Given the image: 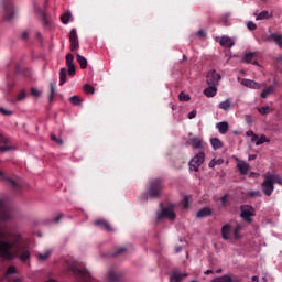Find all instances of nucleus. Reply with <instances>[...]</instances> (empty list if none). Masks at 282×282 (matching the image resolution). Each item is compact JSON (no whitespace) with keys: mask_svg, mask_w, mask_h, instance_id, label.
I'll use <instances>...</instances> for the list:
<instances>
[{"mask_svg":"<svg viewBox=\"0 0 282 282\" xmlns=\"http://www.w3.org/2000/svg\"><path fill=\"white\" fill-rule=\"evenodd\" d=\"M10 219L12 214L6 207V199L0 198V257L6 261L19 259L21 263H28L32 259V252L23 245V234L17 227L1 224Z\"/></svg>","mask_w":282,"mask_h":282,"instance_id":"obj_1","label":"nucleus"},{"mask_svg":"<svg viewBox=\"0 0 282 282\" xmlns=\"http://www.w3.org/2000/svg\"><path fill=\"white\" fill-rule=\"evenodd\" d=\"M67 273L72 274L79 282H94V276L87 268L78 269L76 265L70 264L67 267Z\"/></svg>","mask_w":282,"mask_h":282,"instance_id":"obj_2","label":"nucleus"},{"mask_svg":"<svg viewBox=\"0 0 282 282\" xmlns=\"http://www.w3.org/2000/svg\"><path fill=\"white\" fill-rule=\"evenodd\" d=\"M0 14L3 17V21H12L17 17V7L12 0L0 1Z\"/></svg>","mask_w":282,"mask_h":282,"instance_id":"obj_3","label":"nucleus"},{"mask_svg":"<svg viewBox=\"0 0 282 282\" xmlns=\"http://www.w3.org/2000/svg\"><path fill=\"white\" fill-rule=\"evenodd\" d=\"M162 180L155 178L150 181V187L145 195V199H155V197H160V195H162Z\"/></svg>","mask_w":282,"mask_h":282,"instance_id":"obj_4","label":"nucleus"},{"mask_svg":"<svg viewBox=\"0 0 282 282\" xmlns=\"http://www.w3.org/2000/svg\"><path fill=\"white\" fill-rule=\"evenodd\" d=\"M177 215L175 214V205L171 204L166 207H162L161 212L156 214V221H162V219H169L170 221H175Z\"/></svg>","mask_w":282,"mask_h":282,"instance_id":"obj_5","label":"nucleus"},{"mask_svg":"<svg viewBox=\"0 0 282 282\" xmlns=\"http://www.w3.org/2000/svg\"><path fill=\"white\" fill-rule=\"evenodd\" d=\"M206 160V154L204 152H199L198 154L194 155L189 161V171H194V173L199 172V166L204 164Z\"/></svg>","mask_w":282,"mask_h":282,"instance_id":"obj_6","label":"nucleus"},{"mask_svg":"<svg viewBox=\"0 0 282 282\" xmlns=\"http://www.w3.org/2000/svg\"><path fill=\"white\" fill-rule=\"evenodd\" d=\"M33 10L34 14H36V17H39L42 20L43 25L45 28H50L52 22L50 21V19L47 18V13L43 11L41 6H39L36 2H33Z\"/></svg>","mask_w":282,"mask_h":282,"instance_id":"obj_7","label":"nucleus"},{"mask_svg":"<svg viewBox=\"0 0 282 282\" xmlns=\"http://www.w3.org/2000/svg\"><path fill=\"white\" fill-rule=\"evenodd\" d=\"M240 210H241L242 219L248 221V224H251L252 217H254V215H256L254 207H252L250 205H242L240 207Z\"/></svg>","mask_w":282,"mask_h":282,"instance_id":"obj_8","label":"nucleus"},{"mask_svg":"<svg viewBox=\"0 0 282 282\" xmlns=\"http://www.w3.org/2000/svg\"><path fill=\"white\" fill-rule=\"evenodd\" d=\"M206 78H207L206 79L207 85L217 87V85H219V80H221V75L216 70H209L207 73Z\"/></svg>","mask_w":282,"mask_h":282,"instance_id":"obj_9","label":"nucleus"},{"mask_svg":"<svg viewBox=\"0 0 282 282\" xmlns=\"http://www.w3.org/2000/svg\"><path fill=\"white\" fill-rule=\"evenodd\" d=\"M262 191L267 197H270L272 193H274V183L270 180L269 176H265L264 181L262 182Z\"/></svg>","mask_w":282,"mask_h":282,"instance_id":"obj_10","label":"nucleus"},{"mask_svg":"<svg viewBox=\"0 0 282 282\" xmlns=\"http://www.w3.org/2000/svg\"><path fill=\"white\" fill-rule=\"evenodd\" d=\"M12 274H17V267L11 265L8 268V270L4 273V278L3 281H8V282H21V278L18 276H12Z\"/></svg>","mask_w":282,"mask_h":282,"instance_id":"obj_11","label":"nucleus"},{"mask_svg":"<svg viewBox=\"0 0 282 282\" xmlns=\"http://www.w3.org/2000/svg\"><path fill=\"white\" fill-rule=\"evenodd\" d=\"M216 43H219V45H221V47H235V41L232 40V37H229L227 35H223V36H216L215 37Z\"/></svg>","mask_w":282,"mask_h":282,"instance_id":"obj_12","label":"nucleus"},{"mask_svg":"<svg viewBox=\"0 0 282 282\" xmlns=\"http://www.w3.org/2000/svg\"><path fill=\"white\" fill-rule=\"evenodd\" d=\"M69 41H70V51L74 52L75 50H78L79 42H78V33L76 32V29L70 30Z\"/></svg>","mask_w":282,"mask_h":282,"instance_id":"obj_13","label":"nucleus"},{"mask_svg":"<svg viewBox=\"0 0 282 282\" xmlns=\"http://www.w3.org/2000/svg\"><path fill=\"white\" fill-rule=\"evenodd\" d=\"M238 80H240L241 85L243 87H248V89H261L262 85L252 80V79H247V78H240L238 77Z\"/></svg>","mask_w":282,"mask_h":282,"instance_id":"obj_14","label":"nucleus"},{"mask_svg":"<svg viewBox=\"0 0 282 282\" xmlns=\"http://www.w3.org/2000/svg\"><path fill=\"white\" fill-rule=\"evenodd\" d=\"M66 66L68 67V76H74L76 74V66H74V55L72 53L66 55Z\"/></svg>","mask_w":282,"mask_h":282,"instance_id":"obj_15","label":"nucleus"},{"mask_svg":"<svg viewBox=\"0 0 282 282\" xmlns=\"http://www.w3.org/2000/svg\"><path fill=\"white\" fill-rule=\"evenodd\" d=\"M188 147L192 149H204V140L199 137H193L187 141Z\"/></svg>","mask_w":282,"mask_h":282,"instance_id":"obj_16","label":"nucleus"},{"mask_svg":"<svg viewBox=\"0 0 282 282\" xmlns=\"http://www.w3.org/2000/svg\"><path fill=\"white\" fill-rule=\"evenodd\" d=\"M237 163V169L240 173V175H246L248 171H250V164L243 160L236 159Z\"/></svg>","mask_w":282,"mask_h":282,"instance_id":"obj_17","label":"nucleus"},{"mask_svg":"<svg viewBox=\"0 0 282 282\" xmlns=\"http://www.w3.org/2000/svg\"><path fill=\"white\" fill-rule=\"evenodd\" d=\"M104 280L106 282H119L120 278L118 274H116V271L113 269L108 270V272L105 274Z\"/></svg>","mask_w":282,"mask_h":282,"instance_id":"obj_18","label":"nucleus"},{"mask_svg":"<svg viewBox=\"0 0 282 282\" xmlns=\"http://www.w3.org/2000/svg\"><path fill=\"white\" fill-rule=\"evenodd\" d=\"M256 21H265V19H270L272 17V13L268 10H263L261 12L256 11L254 13Z\"/></svg>","mask_w":282,"mask_h":282,"instance_id":"obj_19","label":"nucleus"},{"mask_svg":"<svg viewBox=\"0 0 282 282\" xmlns=\"http://www.w3.org/2000/svg\"><path fill=\"white\" fill-rule=\"evenodd\" d=\"M203 94L206 98H215V96H217V86L208 85V87L204 89Z\"/></svg>","mask_w":282,"mask_h":282,"instance_id":"obj_20","label":"nucleus"},{"mask_svg":"<svg viewBox=\"0 0 282 282\" xmlns=\"http://www.w3.org/2000/svg\"><path fill=\"white\" fill-rule=\"evenodd\" d=\"M188 276V273L173 272L170 276V282H182Z\"/></svg>","mask_w":282,"mask_h":282,"instance_id":"obj_21","label":"nucleus"},{"mask_svg":"<svg viewBox=\"0 0 282 282\" xmlns=\"http://www.w3.org/2000/svg\"><path fill=\"white\" fill-rule=\"evenodd\" d=\"M213 215V209L209 207L202 208L197 212L196 217L198 219H204V217H210Z\"/></svg>","mask_w":282,"mask_h":282,"instance_id":"obj_22","label":"nucleus"},{"mask_svg":"<svg viewBox=\"0 0 282 282\" xmlns=\"http://www.w3.org/2000/svg\"><path fill=\"white\" fill-rule=\"evenodd\" d=\"M230 232H232V226L229 224L223 226L221 228V237L225 239V241H228L230 239Z\"/></svg>","mask_w":282,"mask_h":282,"instance_id":"obj_23","label":"nucleus"},{"mask_svg":"<svg viewBox=\"0 0 282 282\" xmlns=\"http://www.w3.org/2000/svg\"><path fill=\"white\" fill-rule=\"evenodd\" d=\"M216 129H218L221 135H226V133H228V129H230V126L227 121H221L216 124Z\"/></svg>","mask_w":282,"mask_h":282,"instance_id":"obj_24","label":"nucleus"},{"mask_svg":"<svg viewBox=\"0 0 282 282\" xmlns=\"http://www.w3.org/2000/svg\"><path fill=\"white\" fill-rule=\"evenodd\" d=\"M95 226H99L101 228V230H107V232H112L113 231V229L111 228L109 223H107L105 220H96Z\"/></svg>","mask_w":282,"mask_h":282,"instance_id":"obj_25","label":"nucleus"},{"mask_svg":"<svg viewBox=\"0 0 282 282\" xmlns=\"http://www.w3.org/2000/svg\"><path fill=\"white\" fill-rule=\"evenodd\" d=\"M52 256V250L47 249L44 252L37 253V261L43 262V261H47V259H50V257Z\"/></svg>","mask_w":282,"mask_h":282,"instance_id":"obj_26","label":"nucleus"},{"mask_svg":"<svg viewBox=\"0 0 282 282\" xmlns=\"http://www.w3.org/2000/svg\"><path fill=\"white\" fill-rule=\"evenodd\" d=\"M210 144H212L214 151H217L218 149H221L224 147V142H221V140H219V138H212Z\"/></svg>","mask_w":282,"mask_h":282,"instance_id":"obj_27","label":"nucleus"},{"mask_svg":"<svg viewBox=\"0 0 282 282\" xmlns=\"http://www.w3.org/2000/svg\"><path fill=\"white\" fill-rule=\"evenodd\" d=\"M218 107L219 109H223V111H230V107H232V101H230V98H228L225 101H221Z\"/></svg>","mask_w":282,"mask_h":282,"instance_id":"obj_28","label":"nucleus"},{"mask_svg":"<svg viewBox=\"0 0 282 282\" xmlns=\"http://www.w3.org/2000/svg\"><path fill=\"white\" fill-rule=\"evenodd\" d=\"M269 39H272V41L275 43V45H279V47L282 50V35L273 33L269 35Z\"/></svg>","mask_w":282,"mask_h":282,"instance_id":"obj_29","label":"nucleus"},{"mask_svg":"<svg viewBox=\"0 0 282 282\" xmlns=\"http://www.w3.org/2000/svg\"><path fill=\"white\" fill-rule=\"evenodd\" d=\"M276 87L274 85H270L268 88L263 89L260 94L261 98H268L270 94H274Z\"/></svg>","mask_w":282,"mask_h":282,"instance_id":"obj_30","label":"nucleus"},{"mask_svg":"<svg viewBox=\"0 0 282 282\" xmlns=\"http://www.w3.org/2000/svg\"><path fill=\"white\" fill-rule=\"evenodd\" d=\"M77 56V63H79L82 69H87V58L85 56L79 55L78 53L76 54Z\"/></svg>","mask_w":282,"mask_h":282,"instance_id":"obj_31","label":"nucleus"},{"mask_svg":"<svg viewBox=\"0 0 282 282\" xmlns=\"http://www.w3.org/2000/svg\"><path fill=\"white\" fill-rule=\"evenodd\" d=\"M67 83V68H61L59 70V85Z\"/></svg>","mask_w":282,"mask_h":282,"instance_id":"obj_32","label":"nucleus"},{"mask_svg":"<svg viewBox=\"0 0 282 282\" xmlns=\"http://www.w3.org/2000/svg\"><path fill=\"white\" fill-rule=\"evenodd\" d=\"M268 177L270 181H272L273 185L280 184V186H282V177L279 174H271Z\"/></svg>","mask_w":282,"mask_h":282,"instance_id":"obj_33","label":"nucleus"},{"mask_svg":"<svg viewBox=\"0 0 282 282\" xmlns=\"http://www.w3.org/2000/svg\"><path fill=\"white\" fill-rule=\"evenodd\" d=\"M253 142H256V147H261V144H265V142H270V140L268 137H265V134H262L261 137H258V139Z\"/></svg>","mask_w":282,"mask_h":282,"instance_id":"obj_34","label":"nucleus"},{"mask_svg":"<svg viewBox=\"0 0 282 282\" xmlns=\"http://www.w3.org/2000/svg\"><path fill=\"white\" fill-rule=\"evenodd\" d=\"M257 53L249 52L245 55L243 61L245 63H252L254 61V56Z\"/></svg>","mask_w":282,"mask_h":282,"instance_id":"obj_35","label":"nucleus"},{"mask_svg":"<svg viewBox=\"0 0 282 282\" xmlns=\"http://www.w3.org/2000/svg\"><path fill=\"white\" fill-rule=\"evenodd\" d=\"M69 19H72V12H66L61 17V21L62 23H64V25H67V23H69Z\"/></svg>","mask_w":282,"mask_h":282,"instance_id":"obj_36","label":"nucleus"},{"mask_svg":"<svg viewBox=\"0 0 282 282\" xmlns=\"http://www.w3.org/2000/svg\"><path fill=\"white\" fill-rule=\"evenodd\" d=\"M258 111L259 113H261V116H268V113L272 111V108H270V106H264V107L258 108Z\"/></svg>","mask_w":282,"mask_h":282,"instance_id":"obj_37","label":"nucleus"},{"mask_svg":"<svg viewBox=\"0 0 282 282\" xmlns=\"http://www.w3.org/2000/svg\"><path fill=\"white\" fill-rule=\"evenodd\" d=\"M246 135L247 138H251V142H257V140H259V134H256L252 130H248Z\"/></svg>","mask_w":282,"mask_h":282,"instance_id":"obj_38","label":"nucleus"},{"mask_svg":"<svg viewBox=\"0 0 282 282\" xmlns=\"http://www.w3.org/2000/svg\"><path fill=\"white\" fill-rule=\"evenodd\" d=\"M231 279L232 278L230 275H223L214 279L212 282H231Z\"/></svg>","mask_w":282,"mask_h":282,"instance_id":"obj_39","label":"nucleus"},{"mask_svg":"<svg viewBox=\"0 0 282 282\" xmlns=\"http://www.w3.org/2000/svg\"><path fill=\"white\" fill-rule=\"evenodd\" d=\"M178 99L182 101V102H188V100H191V96L184 91L180 93L178 95Z\"/></svg>","mask_w":282,"mask_h":282,"instance_id":"obj_40","label":"nucleus"},{"mask_svg":"<svg viewBox=\"0 0 282 282\" xmlns=\"http://www.w3.org/2000/svg\"><path fill=\"white\" fill-rule=\"evenodd\" d=\"M69 102H72V105H75L76 107L82 105L80 97L78 96L70 97Z\"/></svg>","mask_w":282,"mask_h":282,"instance_id":"obj_41","label":"nucleus"},{"mask_svg":"<svg viewBox=\"0 0 282 282\" xmlns=\"http://www.w3.org/2000/svg\"><path fill=\"white\" fill-rule=\"evenodd\" d=\"M25 98H28V93H25V90H21L17 96L18 101L25 100Z\"/></svg>","mask_w":282,"mask_h":282,"instance_id":"obj_42","label":"nucleus"},{"mask_svg":"<svg viewBox=\"0 0 282 282\" xmlns=\"http://www.w3.org/2000/svg\"><path fill=\"white\" fill-rule=\"evenodd\" d=\"M84 91L86 94H94V91H95L94 86H91L89 84L84 85Z\"/></svg>","mask_w":282,"mask_h":282,"instance_id":"obj_43","label":"nucleus"},{"mask_svg":"<svg viewBox=\"0 0 282 282\" xmlns=\"http://www.w3.org/2000/svg\"><path fill=\"white\" fill-rule=\"evenodd\" d=\"M242 229H243L242 225H237V227L234 230V235L236 239H239V232H241Z\"/></svg>","mask_w":282,"mask_h":282,"instance_id":"obj_44","label":"nucleus"},{"mask_svg":"<svg viewBox=\"0 0 282 282\" xmlns=\"http://www.w3.org/2000/svg\"><path fill=\"white\" fill-rule=\"evenodd\" d=\"M183 208L186 210L191 208V200L188 199V196H184V205Z\"/></svg>","mask_w":282,"mask_h":282,"instance_id":"obj_45","label":"nucleus"},{"mask_svg":"<svg viewBox=\"0 0 282 282\" xmlns=\"http://www.w3.org/2000/svg\"><path fill=\"white\" fill-rule=\"evenodd\" d=\"M249 197H261V191H251L249 192Z\"/></svg>","mask_w":282,"mask_h":282,"instance_id":"obj_46","label":"nucleus"},{"mask_svg":"<svg viewBox=\"0 0 282 282\" xmlns=\"http://www.w3.org/2000/svg\"><path fill=\"white\" fill-rule=\"evenodd\" d=\"M10 139H8L6 135L0 134V144H9Z\"/></svg>","mask_w":282,"mask_h":282,"instance_id":"obj_47","label":"nucleus"},{"mask_svg":"<svg viewBox=\"0 0 282 282\" xmlns=\"http://www.w3.org/2000/svg\"><path fill=\"white\" fill-rule=\"evenodd\" d=\"M122 252H127V248H119L115 253L111 254V257H118V254H122Z\"/></svg>","mask_w":282,"mask_h":282,"instance_id":"obj_48","label":"nucleus"},{"mask_svg":"<svg viewBox=\"0 0 282 282\" xmlns=\"http://www.w3.org/2000/svg\"><path fill=\"white\" fill-rule=\"evenodd\" d=\"M247 28H248V30H257V24L254 23V22H252V21H249L248 23H247Z\"/></svg>","mask_w":282,"mask_h":282,"instance_id":"obj_49","label":"nucleus"},{"mask_svg":"<svg viewBox=\"0 0 282 282\" xmlns=\"http://www.w3.org/2000/svg\"><path fill=\"white\" fill-rule=\"evenodd\" d=\"M10 184H12L13 188H21V184H19V182L9 178Z\"/></svg>","mask_w":282,"mask_h":282,"instance_id":"obj_50","label":"nucleus"},{"mask_svg":"<svg viewBox=\"0 0 282 282\" xmlns=\"http://www.w3.org/2000/svg\"><path fill=\"white\" fill-rule=\"evenodd\" d=\"M31 94L32 96H34L35 98H39L41 96V93L39 91V89L36 88H31Z\"/></svg>","mask_w":282,"mask_h":282,"instance_id":"obj_51","label":"nucleus"},{"mask_svg":"<svg viewBox=\"0 0 282 282\" xmlns=\"http://www.w3.org/2000/svg\"><path fill=\"white\" fill-rule=\"evenodd\" d=\"M12 149H14V148H12L10 145H2V147H0V151L2 153H4L6 151H12Z\"/></svg>","mask_w":282,"mask_h":282,"instance_id":"obj_52","label":"nucleus"},{"mask_svg":"<svg viewBox=\"0 0 282 282\" xmlns=\"http://www.w3.org/2000/svg\"><path fill=\"white\" fill-rule=\"evenodd\" d=\"M0 113H2V116H12V111L6 110L4 108H0Z\"/></svg>","mask_w":282,"mask_h":282,"instance_id":"obj_53","label":"nucleus"},{"mask_svg":"<svg viewBox=\"0 0 282 282\" xmlns=\"http://www.w3.org/2000/svg\"><path fill=\"white\" fill-rule=\"evenodd\" d=\"M51 87V95H50V102H52V100H54V84H50Z\"/></svg>","mask_w":282,"mask_h":282,"instance_id":"obj_54","label":"nucleus"},{"mask_svg":"<svg viewBox=\"0 0 282 282\" xmlns=\"http://www.w3.org/2000/svg\"><path fill=\"white\" fill-rule=\"evenodd\" d=\"M196 36H199L200 39H206V31L199 30V31L196 33Z\"/></svg>","mask_w":282,"mask_h":282,"instance_id":"obj_55","label":"nucleus"},{"mask_svg":"<svg viewBox=\"0 0 282 282\" xmlns=\"http://www.w3.org/2000/svg\"><path fill=\"white\" fill-rule=\"evenodd\" d=\"M197 116V110H192L189 113H188V119L189 120H193V118H195Z\"/></svg>","mask_w":282,"mask_h":282,"instance_id":"obj_56","label":"nucleus"},{"mask_svg":"<svg viewBox=\"0 0 282 282\" xmlns=\"http://www.w3.org/2000/svg\"><path fill=\"white\" fill-rule=\"evenodd\" d=\"M220 202L223 204V206H226V202H228V194H225L221 198Z\"/></svg>","mask_w":282,"mask_h":282,"instance_id":"obj_57","label":"nucleus"},{"mask_svg":"<svg viewBox=\"0 0 282 282\" xmlns=\"http://www.w3.org/2000/svg\"><path fill=\"white\" fill-rule=\"evenodd\" d=\"M61 219H63V214H59L58 216H56L52 221H54V224H58Z\"/></svg>","mask_w":282,"mask_h":282,"instance_id":"obj_58","label":"nucleus"},{"mask_svg":"<svg viewBox=\"0 0 282 282\" xmlns=\"http://www.w3.org/2000/svg\"><path fill=\"white\" fill-rule=\"evenodd\" d=\"M51 139L54 140V142H58V144H63V140L62 139H56V135L52 134Z\"/></svg>","mask_w":282,"mask_h":282,"instance_id":"obj_59","label":"nucleus"},{"mask_svg":"<svg viewBox=\"0 0 282 282\" xmlns=\"http://www.w3.org/2000/svg\"><path fill=\"white\" fill-rule=\"evenodd\" d=\"M216 166H221L224 164V159H215Z\"/></svg>","mask_w":282,"mask_h":282,"instance_id":"obj_60","label":"nucleus"},{"mask_svg":"<svg viewBox=\"0 0 282 282\" xmlns=\"http://www.w3.org/2000/svg\"><path fill=\"white\" fill-rule=\"evenodd\" d=\"M214 166H217L216 162H215V159H213L210 162H209V169H214Z\"/></svg>","mask_w":282,"mask_h":282,"instance_id":"obj_61","label":"nucleus"},{"mask_svg":"<svg viewBox=\"0 0 282 282\" xmlns=\"http://www.w3.org/2000/svg\"><path fill=\"white\" fill-rule=\"evenodd\" d=\"M248 160L249 161L257 160V154H249Z\"/></svg>","mask_w":282,"mask_h":282,"instance_id":"obj_62","label":"nucleus"},{"mask_svg":"<svg viewBox=\"0 0 282 282\" xmlns=\"http://www.w3.org/2000/svg\"><path fill=\"white\" fill-rule=\"evenodd\" d=\"M21 39H22L23 41H25V39H28V32H23V33L21 34Z\"/></svg>","mask_w":282,"mask_h":282,"instance_id":"obj_63","label":"nucleus"},{"mask_svg":"<svg viewBox=\"0 0 282 282\" xmlns=\"http://www.w3.org/2000/svg\"><path fill=\"white\" fill-rule=\"evenodd\" d=\"M251 282H259V276L253 275L252 279H251Z\"/></svg>","mask_w":282,"mask_h":282,"instance_id":"obj_64","label":"nucleus"}]
</instances>
